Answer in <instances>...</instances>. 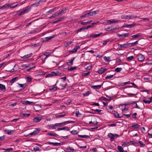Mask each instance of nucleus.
I'll list each match as a JSON object with an SVG mask.
<instances>
[{"mask_svg": "<svg viewBox=\"0 0 152 152\" xmlns=\"http://www.w3.org/2000/svg\"><path fill=\"white\" fill-rule=\"evenodd\" d=\"M31 9V7H27L26 8L22 11H18L17 12L18 14L20 15H21L25 13L28 12Z\"/></svg>", "mask_w": 152, "mask_h": 152, "instance_id": "1", "label": "nucleus"}, {"mask_svg": "<svg viewBox=\"0 0 152 152\" xmlns=\"http://www.w3.org/2000/svg\"><path fill=\"white\" fill-rule=\"evenodd\" d=\"M99 23V21H97L96 22L93 23L91 25H89L83 27L82 28H81L79 29V31L80 32L84 30L85 29H87L91 27H93V26H94V25L96 24H97Z\"/></svg>", "mask_w": 152, "mask_h": 152, "instance_id": "2", "label": "nucleus"}, {"mask_svg": "<svg viewBox=\"0 0 152 152\" xmlns=\"http://www.w3.org/2000/svg\"><path fill=\"white\" fill-rule=\"evenodd\" d=\"M61 73L58 71H56L55 72H52L50 74L47 75L46 76V77H52L53 76H59L60 75Z\"/></svg>", "mask_w": 152, "mask_h": 152, "instance_id": "3", "label": "nucleus"}, {"mask_svg": "<svg viewBox=\"0 0 152 152\" xmlns=\"http://www.w3.org/2000/svg\"><path fill=\"white\" fill-rule=\"evenodd\" d=\"M18 4H17L15 5V6H13L12 4H5L2 7H0V10H4V9L7 7H10L12 8H14L15 7H16L18 5Z\"/></svg>", "mask_w": 152, "mask_h": 152, "instance_id": "4", "label": "nucleus"}, {"mask_svg": "<svg viewBox=\"0 0 152 152\" xmlns=\"http://www.w3.org/2000/svg\"><path fill=\"white\" fill-rule=\"evenodd\" d=\"M143 40L142 39H139L138 40L135 41L134 42L129 43V47H131L134 46L136 45V44H137L138 42H139V44L141 45H143L144 43H141V42Z\"/></svg>", "mask_w": 152, "mask_h": 152, "instance_id": "5", "label": "nucleus"}, {"mask_svg": "<svg viewBox=\"0 0 152 152\" xmlns=\"http://www.w3.org/2000/svg\"><path fill=\"white\" fill-rule=\"evenodd\" d=\"M41 129L39 128H36L35 130L26 136L31 137L32 135H35L37 133H38L40 131Z\"/></svg>", "mask_w": 152, "mask_h": 152, "instance_id": "6", "label": "nucleus"}, {"mask_svg": "<svg viewBox=\"0 0 152 152\" xmlns=\"http://www.w3.org/2000/svg\"><path fill=\"white\" fill-rule=\"evenodd\" d=\"M137 59L139 61H142L145 59V57L144 56L141 54H139L137 56Z\"/></svg>", "mask_w": 152, "mask_h": 152, "instance_id": "7", "label": "nucleus"}, {"mask_svg": "<svg viewBox=\"0 0 152 152\" xmlns=\"http://www.w3.org/2000/svg\"><path fill=\"white\" fill-rule=\"evenodd\" d=\"M50 56V53L49 52H45L44 54L43 55H42L40 56L39 58H41V59L43 60V59L44 60H45L47 58L48 56Z\"/></svg>", "mask_w": 152, "mask_h": 152, "instance_id": "8", "label": "nucleus"}, {"mask_svg": "<svg viewBox=\"0 0 152 152\" xmlns=\"http://www.w3.org/2000/svg\"><path fill=\"white\" fill-rule=\"evenodd\" d=\"M121 18L122 19H133V18H137V17L136 16L134 17H132L131 15H122L121 16Z\"/></svg>", "mask_w": 152, "mask_h": 152, "instance_id": "9", "label": "nucleus"}, {"mask_svg": "<svg viewBox=\"0 0 152 152\" xmlns=\"http://www.w3.org/2000/svg\"><path fill=\"white\" fill-rule=\"evenodd\" d=\"M98 12L99 11L98 10L93 11V12L88 11V12H87V14L88 17H90L97 14Z\"/></svg>", "mask_w": 152, "mask_h": 152, "instance_id": "10", "label": "nucleus"}, {"mask_svg": "<svg viewBox=\"0 0 152 152\" xmlns=\"http://www.w3.org/2000/svg\"><path fill=\"white\" fill-rule=\"evenodd\" d=\"M80 47L79 46H75L74 48L72 49V50H69V53H76L78 49H79Z\"/></svg>", "mask_w": 152, "mask_h": 152, "instance_id": "11", "label": "nucleus"}, {"mask_svg": "<svg viewBox=\"0 0 152 152\" xmlns=\"http://www.w3.org/2000/svg\"><path fill=\"white\" fill-rule=\"evenodd\" d=\"M118 47L119 48H126L129 47L128 43L122 45L118 44Z\"/></svg>", "mask_w": 152, "mask_h": 152, "instance_id": "12", "label": "nucleus"}, {"mask_svg": "<svg viewBox=\"0 0 152 152\" xmlns=\"http://www.w3.org/2000/svg\"><path fill=\"white\" fill-rule=\"evenodd\" d=\"M42 117H36L33 119V121L35 123H37L40 121L42 119Z\"/></svg>", "mask_w": 152, "mask_h": 152, "instance_id": "13", "label": "nucleus"}, {"mask_svg": "<svg viewBox=\"0 0 152 152\" xmlns=\"http://www.w3.org/2000/svg\"><path fill=\"white\" fill-rule=\"evenodd\" d=\"M48 143L49 144H52L54 146H60V145H62V144L63 143V142H60V143H57V142L54 143V142H49Z\"/></svg>", "mask_w": 152, "mask_h": 152, "instance_id": "14", "label": "nucleus"}, {"mask_svg": "<svg viewBox=\"0 0 152 152\" xmlns=\"http://www.w3.org/2000/svg\"><path fill=\"white\" fill-rule=\"evenodd\" d=\"M119 22V20H115L113 19L111 20H107V23L109 24H110L111 23H115Z\"/></svg>", "mask_w": 152, "mask_h": 152, "instance_id": "15", "label": "nucleus"}, {"mask_svg": "<svg viewBox=\"0 0 152 152\" xmlns=\"http://www.w3.org/2000/svg\"><path fill=\"white\" fill-rule=\"evenodd\" d=\"M75 123V122L73 121H65L64 122L60 123V125H64L67 123Z\"/></svg>", "mask_w": 152, "mask_h": 152, "instance_id": "16", "label": "nucleus"}, {"mask_svg": "<svg viewBox=\"0 0 152 152\" xmlns=\"http://www.w3.org/2000/svg\"><path fill=\"white\" fill-rule=\"evenodd\" d=\"M32 55V53H30L28 54L25 55L21 57V58L23 59L28 58L31 57Z\"/></svg>", "mask_w": 152, "mask_h": 152, "instance_id": "17", "label": "nucleus"}, {"mask_svg": "<svg viewBox=\"0 0 152 152\" xmlns=\"http://www.w3.org/2000/svg\"><path fill=\"white\" fill-rule=\"evenodd\" d=\"M106 69L105 68H100L98 71V73L99 74H102L104 73V72Z\"/></svg>", "mask_w": 152, "mask_h": 152, "instance_id": "18", "label": "nucleus"}, {"mask_svg": "<svg viewBox=\"0 0 152 152\" xmlns=\"http://www.w3.org/2000/svg\"><path fill=\"white\" fill-rule=\"evenodd\" d=\"M102 85H100L97 86H91V88L94 89H100L102 86Z\"/></svg>", "mask_w": 152, "mask_h": 152, "instance_id": "19", "label": "nucleus"}, {"mask_svg": "<svg viewBox=\"0 0 152 152\" xmlns=\"http://www.w3.org/2000/svg\"><path fill=\"white\" fill-rule=\"evenodd\" d=\"M66 8H63L62 9H60L58 13L59 15L65 13L66 12Z\"/></svg>", "mask_w": 152, "mask_h": 152, "instance_id": "20", "label": "nucleus"}, {"mask_svg": "<svg viewBox=\"0 0 152 152\" xmlns=\"http://www.w3.org/2000/svg\"><path fill=\"white\" fill-rule=\"evenodd\" d=\"M92 20H90V21H87L86 22H83L82 21H80V23L82 25H87L88 24H89L91 23L92 22Z\"/></svg>", "mask_w": 152, "mask_h": 152, "instance_id": "21", "label": "nucleus"}, {"mask_svg": "<svg viewBox=\"0 0 152 152\" xmlns=\"http://www.w3.org/2000/svg\"><path fill=\"white\" fill-rule=\"evenodd\" d=\"M59 14L58 12H56L54 13L52 16H51L49 17V18L50 19H53L54 18H55L56 17L58 16L59 15Z\"/></svg>", "mask_w": 152, "mask_h": 152, "instance_id": "22", "label": "nucleus"}, {"mask_svg": "<svg viewBox=\"0 0 152 152\" xmlns=\"http://www.w3.org/2000/svg\"><path fill=\"white\" fill-rule=\"evenodd\" d=\"M141 36L142 34L141 33H138L132 36V37L133 38L135 39L137 37H140Z\"/></svg>", "mask_w": 152, "mask_h": 152, "instance_id": "23", "label": "nucleus"}, {"mask_svg": "<svg viewBox=\"0 0 152 152\" xmlns=\"http://www.w3.org/2000/svg\"><path fill=\"white\" fill-rule=\"evenodd\" d=\"M55 37V35H54L52 36L46 37L44 39L43 41H47L48 40H50L52 38H53V37Z\"/></svg>", "mask_w": 152, "mask_h": 152, "instance_id": "24", "label": "nucleus"}, {"mask_svg": "<svg viewBox=\"0 0 152 152\" xmlns=\"http://www.w3.org/2000/svg\"><path fill=\"white\" fill-rule=\"evenodd\" d=\"M56 84L53 86V87H50L49 89L50 91H52L53 92L56 91L57 89V87H55V86L56 85Z\"/></svg>", "mask_w": 152, "mask_h": 152, "instance_id": "25", "label": "nucleus"}, {"mask_svg": "<svg viewBox=\"0 0 152 152\" xmlns=\"http://www.w3.org/2000/svg\"><path fill=\"white\" fill-rule=\"evenodd\" d=\"M6 89L5 86L2 84L0 83V90L1 91H5Z\"/></svg>", "mask_w": 152, "mask_h": 152, "instance_id": "26", "label": "nucleus"}, {"mask_svg": "<svg viewBox=\"0 0 152 152\" xmlns=\"http://www.w3.org/2000/svg\"><path fill=\"white\" fill-rule=\"evenodd\" d=\"M33 102H30L28 101H25L22 102V103L25 105L31 104V103H33Z\"/></svg>", "mask_w": 152, "mask_h": 152, "instance_id": "27", "label": "nucleus"}, {"mask_svg": "<svg viewBox=\"0 0 152 152\" xmlns=\"http://www.w3.org/2000/svg\"><path fill=\"white\" fill-rule=\"evenodd\" d=\"M132 127H133L134 129H139L140 127V125L137 124H133V125L131 126Z\"/></svg>", "mask_w": 152, "mask_h": 152, "instance_id": "28", "label": "nucleus"}, {"mask_svg": "<svg viewBox=\"0 0 152 152\" xmlns=\"http://www.w3.org/2000/svg\"><path fill=\"white\" fill-rule=\"evenodd\" d=\"M113 114L115 118H121L122 117V116H119V114L117 112H115V113H113Z\"/></svg>", "mask_w": 152, "mask_h": 152, "instance_id": "29", "label": "nucleus"}, {"mask_svg": "<svg viewBox=\"0 0 152 152\" xmlns=\"http://www.w3.org/2000/svg\"><path fill=\"white\" fill-rule=\"evenodd\" d=\"M5 132H7V134H12L14 132L13 130H9L7 129H6L4 130Z\"/></svg>", "mask_w": 152, "mask_h": 152, "instance_id": "30", "label": "nucleus"}, {"mask_svg": "<svg viewBox=\"0 0 152 152\" xmlns=\"http://www.w3.org/2000/svg\"><path fill=\"white\" fill-rule=\"evenodd\" d=\"M75 58V57L73 58L70 61L68 62L67 63V64L69 66H71L73 64V61Z\"/></svg>", "mask_w": 152, "mask_h": 152, "instance_id": "31", "label": "nucleus"}, {"mask_svg": "<svg viewBox=\"0 0 152 152\" xmlns=\"http://www.w3.org/2000/svg\"><path fill=\"white\" fill-rule=\"evenodd\" d=\"M108 136L111 140H113L114 138L113 134L111 133H109L108 134Z\"/></svg>", "mask_w": 152, "mask_h": 152, "instance_id": "32", "label": "nucleus"}, {"mask_svg": "<svg viewBox=\"0 0 152 152\" xmlns=\"http://www.w3.org/2000/svg\"><path fill=\"white\" fill-rule=\"evenodd\" d=\"M18 77H17L12 79L10 81V82L11 83H13L15 82L16 80H17L18 79Z\"/></svg>", "mask_w": 152, "mask_h": 152, "instance_id": "33", "label": "nucleus"}, {"mask_svg": "<svg viewBox=\"0 0 152 152\" xmlns=\"http://www.w3.org/2000/svg\"><path fill=\"white\" fill-rule=\"evenodd\" d=\"M47 134L48 135H50L53 137H56L58 135L56 134L52 133L51 132H48Z\"/></svg>", "mask_w": 152, "mask_h": 152, "instance_id": "34", "label": "nucleus"}, {"mask_svg": "<svg viewBox=\"0 0 152 152\" xmlns=\"http://www.w3.org/2000/svg\"><path fill=\"white\" fill-rule=\"evenodd\" d=\"M41 2V1H39L38 2H35L33 4H31V6H38L39 4L40 3V2Z\"/></svg>", "mask_w": 152, "mask_h": 152, "instance_id": "35", "label": "nucleus"}, {"mask_svg": "<svg viewBox=\"0 0 152 152\" xmlns=\"http://www.w3.org/2000/svg\"><path fill=\"white\" fill-rule=\"evenodd\" d=\"M117 148L118 149L119 152H122V151H124V150L121 146H118Z\"/></svg>", "mask_w": 152, "mask_h": 152, "instance_id": "36", "label": "nucleus"}, {"mask_svg": "<svg viewBox=\"0 0 152 152\" xmlns=\"http://www.w3.org/2000/svg\"><path fill=\"white\" fill-rule=\"evenodd\" d=\"M104 59L106 61L109 62L110 61V57L105 56L104 57Z\"/></svg>", "mask_w": 152, "mask_h": 152, "instance_id": "37", "label": "nucleus"}, {"mask_svg": "<svg viewBox=\"0 0 152 152\" xmlns=\"http://www.w3.org/2000/svg\"><path fill=\"white\" fill-rule=\"evenodd\" d=\"M122 68H121L118 67L115 69V71L117 72H119L122 70Z\"/></svg>", "mask_w": 152, "mask_h": 152, "instance_id": "38", "label": "nucleus"}, {"mask_svg": "<svg viewBox=\"0 0 152 152\" xmlns=\"http://www.w3.org/2000/svg\"><path fill=\"white\" fill-rule=\"evenodd\" d=\"M81 115V114L80 113L79 111V110L77 109L76 110V116L78 117L79 115Z\"/></svg>", "mask_w": 152, "mask_h": 152, "instance_id": "39", "label": "nucleus"}, {"mask_svg": "<svg viewBox=\"0 0 152 152\" xmlns=\"http://www.w3.org/2000/svg\"><path fill=\"white\" fill-rule=\"evenodd\" d=\"M102 34V33L101 32L98 34H93L94 38H96L99 37V36H100V35Z\"/></svg>", "mask_w": 152, "mask_h": 152, "instance_id": "40", "label": "nucleus"}, {"mask_svg": "<svg viewBox=\"0 0 152 152\" xmlns=\"http://www.w3.org/2000/svg\"><path fill=\"white\" fill-rule=\"evenodd\" d=\"M56 10V8L54 7L52 9H51V10H49L47 12L48 13V14L49 13H52L53 12H54Z\"/></svg>", "mask_w": 152, "mask_h": 152, "instance_id": "41", "label": "nucleus"}, {"mask_svg": "<svg viewBox=\"0 0 152 152\" xmlns=\"http://www.w3.org/2000/svg\"><path fill=\"white\" fill-rule=\"evenodd\" d=\"M70 133L72 134H77L78 132L76 130H73L70 132Z\"/></svg>", "mask_w": 152, "mask_h": 152, "instance_id": "42", "label": "nucleus"}, {"mask_svg": "<svg viewBox=\"0 0 152 152\" xmlns=\"http://www.w3.org/2000/svg\"><path fill=\"white\" fill-rule=\"evenodd\" d=\"M90 73V72H88L87 73H83L82 74V76L83 77H84L86 76H88L89 75V74Z\"/></svg>", "mask_w": 152, "mask_h": 152, "instance_id": "43", "label": "nucleus"}, {"mask_svg": "<svg viewBox=\"0 0 152 152\" xmlns=\"http://www.w3.org/2000/svg\"><path fill=\"white\" fill-rule=\"evenodd\" d=\"M134 58V57L133 56H132L127 57L126 58V59L127 60V61H129L130 60H132Z\"/></svg>", "mask_w": 152, "mask_h": 152, "instance_id": "44", "label": "nucleus"}, {"mask_svg": "<svg viewBox=\"0 0 152 152\" xmlns=\"http://www.w3.org/2000/svg\"><path fill=\"white\" fill-rule=\"evenodd\" d=\"M80 17L81 18H83L88 17V15L87 14V13H86L83 14L82 15H81Z\"/></svg>", "mask_w": 152, "mask_h": 152, "instance_id": "45", "label": "nucleus"}, {"mask_svg": "<svg viewBox=\"0 0 152 152\" xmlns=\"http://www.w3.org/2000/svg\"><path fill=\"white\" fill-rule=\"evenodd\" d=\"M27 82L28 83H30L32 81V79L29 77H26Z\"/></svg>", "mask_w": 152, "mask_h": 152, "instance_id": "46", "label": "nucleus"}, {"mask_svg": "<svg viewBox=\"0 0 152 152\" xmlns=\"http://www.w3.org/2000/svg\"><path fill=\"white\" fill-rule=\"evenodd\" d=\"M34 150L35 151H40L41 150L38 147H36L34 148Z\"/></svg>", "mask_w": 152, "mask_h": 152, "instance_id": "47", "label": "nucleus"}, {"mask_svg": "<svg viewBox=\"0 0 152 152\" xmlns=\"http://www.w3.org/2000/svg\"><path fill=\"white\" fill-rule=\"evenodd\" d=\"M110 42H111L110 41H104V42L103 43V45H105L107 43H108V44H109V43H110Z\"/></svg>", "mask_w": 152, "mask_h": 152, "instance_id": "48", "label": "nucleus"}, {"mask_svg": "<svg viewBox=\"0 0 152 152\" xmlns=\"http://www.w3.org/2000/svg\"><path fill=\"white\" fill-rule=\"evenodd\" d=\"M18 85L22 88H25L26 86V84H18Z\"/></svg>", "mask_w": 152, "mask_h": 152, "instance_id": "49", "label": "nucleus"}, {"mask_svg": "<svg viewBox=\"0 0 152 152\" xmlns=\"http://www.w3.org/2000/svg\"><path fill=\"white\" fill-rule=\"evenodd\" d=\"M114 76L113 75H111L109 76H107L105 78L106 79H110L112 77H113Z\"/></svg>", "mask_w": 152, "mask_h": 152, "instance_id": "50", "label": "nucleus"}, {"mask_svg": "<svg viewBox=\"0 0 152 152\" xmlns=\"http://www.w3.org/2000/svg\"><path fill=\"white\" fill-rule=\"evenodd\" d=\"M76 67H71L70 68H68V71H72L76 69Z\"/></svg>", "mask_w": 152, "mask_h": 152, "instance_id": "51", "label": "nucleus"}, {"mask_svg": "<svg viewBox=\"0 0 152 152\" xmlns=\"http://www.w3.org/2000/svg\"><path fill=\"white\" fill-rule=\"evenodd\" d=\"M143 101L145 104H150L151 103V101L146 100L145 99H143Z\"/></svg>", "mask_w": 152, "mask_h": 152, "instance_id": "52", "label": "nucleus"}, {"mask_svg": "<svg viewBox=\"0 0 152 152\" xmlns=\"http://www.w3.org/2000/svg\"><path fill=\"white\" fill-rule=\"evenodd\" d=\"M118 84L119 86H124L126 85V83L125 82L123 83H118Z\"/></svg>", "mask_w": 152, "mask_h": 152, "instance_id": "53", "label": "nucleus"}, {"mask_svg": "<svg viewBox=\"0 0 152 152\" xmlns=\"http://www.w3.org/2000/svg\"><path fill=\"white\" fill-rule=\"evenodd\" d=\"M129 144V142H124L122 145V146H127V145Z\"/></svg>", "mask_w": 152, "mask_h": 152, "instance_id": "54", "label": "nucleus"}, {"mask_svg": "<svg viewBox=\"0 0 152 152\" xmlns=\"http://www.w3.org/2000/svg\"><path fill=\"white\" fill-rule=\"evenodd\" d=\"M129 34V33H125V34H122L121 35H122V37H128Z\"/></svg>", "mask_w": 152, "mask_h": 152, "instance_id": "55", "label": "nucleus"}, {"mask_svg": "<svg viewBox=\"0 0 152 152\" xmlns=\"http://www.w3.org/2000/svg\"><path fill=\"white\" fill-rule=\"evenodd\" d=\"M4 150L8 152H10L12 151L13 149L12 148H7L6 149H4Z\"/></svg>", "mask_w": 152, "mask_h": 152, "instance_id": "56", "label": "nucleus"}, {"mask_svg": "<svg viewBox=\"0 0 152 152\" xmlns=\"http://www.w3.org/2000/svg\"><path fill=\"white\" fill-rule=\"evenodd\" d=\"M22 67H25V68H28L30 66V65L29 64L28 65L26 64H23V65H22Z\"/></svg>", "mask_w": 152, "mask_h": 152, "instance_id": "57", "label": "nucleus"}, {"mask_svg": "<svg viewBox=\"0 0 152 152\" xmlns=\"http://www.w3.org/2000/svg\"><path fill=\"white\" fill-rule=\"evenodd\" d=\"M92 66H91V65H90V66H88L87 68H86V69L87 70H90V69H91V68H92Z\"/></svg>", "mask_w": 152, "mask_h": 152, "instance_id": "58", "label": "nucleus"}, {"mask_svg": "<svg viewBox=\"0 0 152 152\" xmlns=\"http://www.w3.org/2000/svg\"><path fill=\"white\" fill-rule=\"evenodd\" d=\"M137 115V113H133V114H132V116H134V117H133L132 118H134V119H137V118L136 117V116Z\"/></svg>", "mask_w": 152, "mask_h": 152, "instance_id": "59", "label": "nucleus"}, {"mask_svg": "<svg viewBox=\"0 0 152 152\" xmlns=\"http://www.w3.org/2000/svg\"><path fill=\"white\" fill-rule=\"evenodd\" d=\"M82 138H90V136L87 135H83L82 136Z\"/></svg>", "mask_w": 152, "mask_h": 152, "instance_id": "60", "label": "nucleus"}, {"mask_svg": "<svg viewBox=\"0 0 152 152\" xmlns=\"http://www.w3.org/2000/svg\"><path fill=\"white\" fill-rule=\"evenodd\" d=\"M140 145H141L142 147H144L145 145L141 141H139V142Z\"/></svg>", "mask_w": 152, "mask_h": 152, "instance_id": "61", "label": "nucleus"}, {"mask_svg": "<svg viewBox=\"0 0 152 152\" xmlns=\"http://www.w3.org/2000/svg\"><path fill=\"white\" fill-rule=\"evenodd\" d=\"M22 115H23V116L24 117H28L29 116L30 114H24V113H23L22 114Z\"/></svg>", "mask_w": 152, "mask_h": 152, "instance_id": "62", "label": "nucleus"}, {"mask_svg": "<svg viewBox=\"0 0 152 152\" xmlns=\"http://www.w3.org/2000/svg\"><path fill=\"white\" fill-rule=\"evenodd\" d=\"M99 99L100 100H106V98H105V97H104L103 96H102V97H100L99 98Z\"/></svg>", "mask_w": 152, "mask_h": 152, "instance_id": "63", "label": "nucleus"}, {"mask_svg": "<svg viewBox=\"0 0 152 152\" xmlns=\"http://www.w3.org/2000/svg\"><path fill=\"white\" fill-rule=\"evenodd\" d=\"M142 20L143 21L146 20V21H149V19L148 18H141Z\"/></svg>", "mask_w": 152, "mask_h": 152, "instance_id": "64", "label": "nucleus"}]
</instances>
